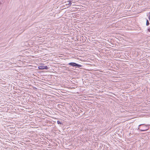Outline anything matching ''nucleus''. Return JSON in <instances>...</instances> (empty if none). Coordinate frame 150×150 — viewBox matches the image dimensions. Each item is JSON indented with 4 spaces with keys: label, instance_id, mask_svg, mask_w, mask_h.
<instances>
[{
    "label": "nucleus",
    "instance_id": "nucleus-1",
    "mask_svg": "<svg viewBox=\"0 0 150 150\" xmlns=\"http://www.w3.org/2000/svg\"><path fill=\"white\" fill-rule=\"evenodd\" d=\"M68 65L71 66L73 67H76L79 68L82 67V66L74 62H71L68 64Z\"/></svg>",
    "mask_w": 150,
    "mask_h": 150
},
{
    "label": "nucleus",
    "instance_id": "nucleus-2",
    "mask_svg": "<svg viewBox=\"0 0 150 150\" xmlns=\"http://www.w3.org/2000/svg\"><path fill=\"white\" fill-rule=\"evenodd\" d=\"M38 68L40 69H48V67L47 66H38Z\"/></svg>",
    "mask_w": 150,
    "mask_h": 150
},
{
    "label": "nucleus",
    "instance_id": "nucleus-8",
    "mask_svg": "<svg viewBox=\"0 0 150 150\" xmlns=\"http://www.w3.org/2000/svg\"><path fill=\"white\" fill-rule=\"evenodd\" d=\"M148 31L150 32V29H148Z\"/></svg>",
    "mask_w": 150,
    "mask_h": 150
},
{
    "label": "nucleus",
    "instance_id": "nucleus-4",
    "mask_svg": "<svg viewBox=\"0 0 150 150\" xmlns=\"http://www.w3.org/2000/svg\"><path fill=\"white\" fill-rule=\"evenodd\" d=\"M71 1L68 2V3L66 4L67 5H68L69 6H71Z\"/></svg>",
    "mask_w": 150,
    "mask_h": 150
},
{
    "label": "nucleus",
    "instance_id": "nucleus-3",
    "mask_svg": "<svg viewBox=\"0 0 150 150\" xmlns=\"http://www.w3.org/2000/svg\"><path fill=\"white\" fill-rule=\"evenodd\" d=\"M149 129V128L147 126L145 125V127L143 129H140V130L141 131H146L148 130Z\"/></svg>",
    "mask_w": 150,
    "mask_h": 150
},
{
    "label": "nucleus",
    "instance_id": "nucleus-9",
    "mask_svg": "<svg viewBox=\"0 0 150 150\" xmlns=\"http://www.w3.org/2000/svg\"><path fill=\"white\" fill-rule=\"evenodd\" d=\"M139 129V127L138 126V128L137 130H140V129Z\"/></svg>",
    "mask_w": 150,
    "mask_h": 150
},
{
    "label": "nucleus",
    "instance_id": "nucleus-7",
    "mask_svg": "<svg viewBox=\"0 0 150 150\" xmlns=\"http://www.w3.org/2000/svg\"><path fill=\"white\" fill-rule=\"evenodd\" d=\"M142 125H144V124H140L139 126V127H140V126Z\"/></svg>",
    "mask_w": 150,
    "mask_h": 150
},
{
    "label": "nucleus",
    "instance_id": "nucleus-10",
    "mask_svg": "<svg viewBox=\"0 0 150 150\" xmlns=\"http://www.w3.org/2000/svg\"><path fill=\"white\" fill-rule=\"evenodd\" d=\"M149 20L150 21V17H149Z\"/></svg>",
    "mask_w": 150,
    "mask_h": 150
},
{
    "label": "nucleus",
    "instance_id": "nucleus-6",
    "mask_svg": "<svg viewBox=\"0 0 150 150\" xmlns=\"http://www.w3.org/2000/svg\"><path fill=\"white\" fill-rule=\"evenodd\" d=\"M57 123L58 124H62V123L59 120H58L57 121Z\"/></svg>",
    "mask_w": 150,
    "mask_h": 150
},
{
    "label": "nucleus",
    "instance_id": "nucleus-5",
    "mask_svg": "<svg viewBox=\"0 0 150 150\" xmlns=\"http://www.w3.org/2000/svg\"><path fill=\"white\" fill-rule=\"evenodd\" d=\"M149 22L148 21V20H147L146 21V25L147 26H148L149 25Z\"/></svg>",
    "mask_w": 150,
    "mask_h": 150
}]
</instances>
